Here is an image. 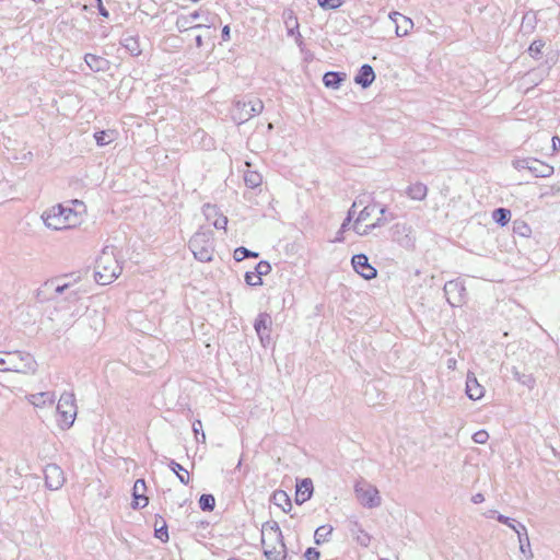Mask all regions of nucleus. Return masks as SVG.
Returning <instances> with one entry per match:
<instances>
[{
	"mask_svg": "<svg viewBox=\"0 0 560 560\" xmlns=\"http://www.w3.org/2000/svg\"><path fill=\"white\" fill-rule=\"evenodd\" d=\"M306 560H318L320 557V552L315 548H307L304 553Z\"/></svg>",
	"mask_w": 560,
	"mask_h": 560,
	"instance_id": "47",
	"label": "nucleus"
},
{
	"mask_svg": "<svg viewBox=\"0 0 560 560\" xmlns=\"http://www.w3.org/2000/svg\"><path fill=\"white\" fill-rule=\"evenodd\" d=\"M257 256H258L257 253H254V252H250L249 249H247V258H249V257H255L256 258Z\"/></svg>",
	"mask_w": 560,
	"mask_h": 560,
	"instance_id": "63",
	"label": "nucleus"
},
{
	"mask_svg": "<svg viewBox=\"0 0 560 560\" xmlns=\"http://www.w3.org/2000/svg\"><path fill=\"white\" fill-rule=\"evenodd\" d=\"M428 188L422 183H415L407 189V195L413 200H423L427 197Z\"/></svg>",
	"mask_w": 560,
	"mask_h": 560,
	"instance_id": "28",
	"label": "nucleus"
},
{
	"mask_svg": "<svg viewBox=\"0 0 560 560\" xmlns=\"http://www.w3.org/2000/svg\"><path fill=\"white\" fill-rule=\"evenodd\" d=\"M350 222H351L350 218H346L340 226V230L346 231L348 229Z\"/></svg>",
	"mask_w": 560,
	"mask_h": 560,
	"instance_id": "59",
	"label": "nucleus"
},
{
	"mask_svg": "<svg viewBox=\"0 0 560 560\" xmlns=\"http://www.w3.org/2000/svg\"><path fill=\"white\" fill-rule=\"evenodd\" d=\"M116 135L115 130L108 129L95 132L94 138L97 145L104 147L112 143L116 139Z\"/></svg>",
	"mask_w": 560,
	"mask_h": 560,
	"instance_id": "29",
	"label": "nucleus"
},
{
	"mask_svg": "<svg viewBox=\"0 0 560 560\" xmlns=\"http://www.w3.org/2000/svg\"><path fill=\"white\" fill-rule=\"evenodd\" d=\"M202 45H203L202 36L201 35H197L196 36V46L198 48H200V47H202Z\"/></svg>",
	"mask_w": 560,
	"mask_h": 560,
	"instance_id": "60",
	"label": "nucleus"
},
{
	"mask_svg": "<svg viewBox=\"0 0 560 560\" xmlns=\"http://www.w3.org/2000/svg\"><path fill=\"white\" fill-rule=\"evenodd\" d=\"M492 218L497 223L504 226L511 220V211L504 208L495 209Z\"/></svg>",
	"mask_w": 560,
	"mask_h": 560,
	"instance_id": "35",
	"label": "nucleus"
},
{
	"mask_svg": "<svg viewBox=\"0 0 560 560\" xmlns=\"http://www.w3.org/2000/svg\"><path fill=\"white\" fill-rule=\"evenodd\" d=\"M466 394L472 400H478L485 395V387L478 383L474 373L467 374Z\"/></svg>",
	"mask_w": 560,
	"mask_h": 560,
	"instance_id": "18",
	"label": "nucleus"
},
{
	"mask_svg": "<svg viewBox=\"0 0 560 560\" xmlns=\"http://www.w3.org/2000/svg\"><path fill=\"white\" fill-rule=\"evenodd\" d=\"M293 22L292 20H290V12L287 13V16H285V25L287 27H290L292 26Z\"/></svg>",
	"mask_w": 560,
	"mask_h": 560,
	"instance_id": "61",
	"label": "nucleus"
},
{
	"mask_svg": "<svg viewBox=\"0 0 560 560\" xmlns=\"http://www.w3.org/2000/svg\"><path fill=\"white\" fill-rule=\"evenodd\" d=\"M354 207H355V203H353L352 207L348 211L347 218H350V220H352V217L354 214Z\"/></svg>",
	"mask_w": 560,
	"mask_h": 560,
	"instance_id": "62",
	"label": "nucleus"
},
{
	"mask_svg": "<svg viewBox=\"0 0 560 560\" xmlns=\"http://www.w3.org/2000/svg\"><path fill=\"white\" fill-rule=\"evenodd\" d=\"M168 467L171 470L176 474L177 478L183 485H188L190 477L187 469H185L180 464L176 463L175 460L171 459L168 463Z\"/></svg>",
	"mask_w": 560,
	"mask_h": 560,
	"instance_id": "30",
	"label": "nucleus"
},
{
	"mask_svg": "<svg viewBox=\"0 0 560 560\" xmlns=\"http://www.w3.org/2000/svg\"><path fill=\"white\" fill-rule=\"evenodd\" d=\"M233 257L236 262L243 261L245 259V246L237 247Z\"/></svg>",
	"mask_w": 560,
	"mask_h": 560,
	"instance_id": "49",
	"label": "nucleus"
},
{
	"mask_svg": "<svg viewBox=\"0 0 560 560\" xmlns=\"http://www.w3.org/2000/svg\"><path fill=\"white\" fill-rule=\"evenodd\" d=\"M444 293L447 302L452 306H458L463 302L462 293L464 291L463 285L457 281H448L444 284Z\"/></svg>",
	"mask_w": 560,
	"mask_h": 560,
	"instance_id": "13",
	"label": "nucleus"
},
{
	"mask_svg": "<svg viewBox=\"0 0 560 560\" xmlns=\"http://www.w3.org/2000/svg\"><path fill=\"white\" fill-rule=\"evenodd\" d=\"M471 501L475 504H479V503H482L485 501V497H483L482 493H477V494L472 495Z\"/></svg>",
	"mask_w": 560,
	"mask_h": 560,
	"instance_id": "55",
	"label": "nucleus"
},
{
	"mask_svg": "<svg viewBox=\"0 0 560 560\" xmlns=\"http://www.w3.org/2000/svg\"><path fill=\"white\" fill-rule=\"evenodd\" d=\"M155 526V537L162 541L168 540V533H167V526L164 521H162V524L160 527H158V522L154 524Z\"/></svg>",
	"mask_w": 560,
	"mask_h": 560,
	"instance_id": "39",
	"label": "nucleus"
},
{
	"mask_svg": "<svg viewBox=\"0 0 560 560\" xmlns=\"http://www.w3.org/2000/svg\"><path fill=\"white\" fill-rule=\"evenodd\" d=\"M45 485L50 490L60 489L65 481V475L62 469L56 464H48L44 469Z\"/></svg>",
	"mask_w": 560,
	"mask_h": 560,
	"instance_id": "10",
	"label": "nucleus"
},
{
	"mask_svg": "<svg viewBox=\"0 0 560 560\" xmlns=\"http://www.w3.org/2000/svg\"><path fill=\"white\" fill-rule=\"evenodd\" d=\"M343 79H345V74L341 75L338 72H327L324 75L323 81H324L325 86L330 88V89H338L340 85V82L343 81Z\"/></svg>",
	"mask_w": 560,
	"mask_h": 560,
	"instance_id": "33",
	"label": "nucleus"
},
{
	"mask_svg": "<svg viewBox=\"0 0 560 560\" xmlns=\"http://www.w3.org/2000/svg\"><path fill=\"white\" fill-rule=\"evenodd\" d=\"M533 161V159L530 158H527V159H517V160H514L513 161V166L514 168L521 171V170H528L530 171V162Z\"/></svg>",
	"mask_w": 560,
	"mask_h": 560,
	"instance_id": "43",
	"label": "nucleus"
},
{
	"mask_svg": "<svg viewBox=\"0 0 560 560\" xmlns=\"http://www.w3.org/2000/svg\"><path fill=\"white\" fill-rule=\"evenodd\" d=\"M192 431L195 433V438L197 442H205L206 441V434L202 430V423L200 420H196L192 423Z\"/></svg>",
	"mask_w": 560,
	"mask_h": 560,
	"instance_id": "42",
	"label": "nucleus"
},
{
	"mask_svg": "<svg viewBox=\"0 0 560 560\" xmlns=\"http://www.w3.org/2000/svg\"><path fill=\"white\" fill-rule=\"evenodd\" d=\"M189 248L197 260L202 262L211 261L214 253L212 232H196L189 241Z\"/></svg>",
	"mask_w": 560,
	"mask_h": 560,
	"instance_id": "5",
	"label": "nucleus"
},
{
	"mask_svg": "<svg viewBox=\"0 0 560 560\" xmlns=\"http://www.w3.org/2000/svg\"><path fill=\"white\" fill-rule=\"evenodd\" d=\"M203 214L206 217V220L212 224V222L218 219V217L221 214L218 207L214 205H205L203 206Z\"/></svg>",
	"mask_w": 560,
	"mask_h": 560,
	"instance_id": "37",
	"label": "nucleus"
},
{
	"mask_svg": "<svg viewBox=\"0 0 560 560\" xmlns=\"http://www.w3.org/2000/svg\"><path fill=\"white\" fill-rule=\"evenodd\" d=\"M57 412L60 416V427L62 429H69L77 416L75 397L72 393L61 394L58 405Z\"/></svg>",
	"mask_w": 560,
	"mask_h": 560,
	"instance_id": "6",
	"label": "nucleus"
},
{
	"mask_svg": "<svg viewBox=\"0 0 560 560\" xmlns=\"http://www.w3.org/2000/svg\"><path fill=\"white\" fill-rule=\"evenodd\" d=\"M290 20H292L293 24H292V26L288 27V31H289L290 35H293L294 31L299 28V23H298V19L295 16H293L292 11H290Z\"/></svg>",
	"mask_w": 560,
	"mask_h": 560,
	"instance_id": "50",
	"label": "nucleus"
},
{
	"mask_svg": "<svg viewBox=\"0 0 560 560\" xmlns=\"http://www.w3.org/2000/svg\"><path fill=\"white\" fill-rule=\"evenodd\" d=\"M250 110L254 115L261 113L264 108V104L260 100L256 98L254 101H249Z\"/></svg>",
	"mask_w": 560,
	"mask_h": 560,
	"instance_id": "46",
	"label": "nucleus"
},
{
	"mask_svg": "<svg viewBox=\"0 0 560 560\" xmlns=\"http://www.w3.org/2000/svg\"><path fill=\"white\" fill-rule=\"evenodd\" d=\"M332 530L334 528L331 525L319 526L314 533L315 542L319 545L322 542L328 541Z\"/></svg>",
	"mask_w": 560,
	"mask_h": 560,
	"instance_id": "32",
	"label": "nucleus"
},
{
	"mask_svg": "<svg viewBox=\"0 0 560 560\" xmlns=\"http://www.w3.org/2000/svg\"><path fill=\"white\" fill-rule=\"evenodd\" d=\"M313 493V482L311 479L305 478L296 485L295 502L302 504L307 501Z\"/></svg>",
	"mask_w": 560,
	"mask_h": 560,
	"instance_id": "21",
	"label": "nucleus"
},
{
	"mask_svg": "<svg viewBox=\"0 0 560 560\" xmlns=\"http://www.w3.org/2000/svg\"><path fill=\"white\" fill-rule=\"evenodd\" d=\"M385 208H380L378 212L381 214L380 218H377L375 220L374 223H371V224H364V223H361L359 221H354L353 223V230L354 232L360 235V236H364V235H368L370 234L374 229L376 228H380V226H383L386 224V220L383 218L384 213H385Z\"/></svg>",
	"mask_w": 560,
	"mask_h": 560,
	"instance_id": "17",
	"label": "nucleus"
},
{
	"mask_svg": "<svg viewBox=\"0 0 560 560\" xmlns=\"http://www.w3.org/2000/svg\"><path fill=\"white\" fill-rule=\"evenodd\" d=\"M25 398L35 408H44L48 405L51 406L55 402V394L52 392L30 394Z\"/></svg>",
	"mask_w": 560,
	"mask_h": 560,
	"instance_id": "19",
	"label": "nucleus"
},
{
	"mask_svg": "<svg viewBox=\"0 0 560 560\" xmlns=\"http://www.w3.org/2000/svg\"><path fill=\"white\" fill-rule=\"evenodd\" d=\"M271 271V266L268 261L261 260L259 261L254 271H247V285L256 287L261 285L262 280L261 277L268 275Z\"/></svg>",
	"mask_w": 560,
	"mask_h": 560,
	"instance_id": "14",
	"label": "nucleus"
},
{
	"mask_svg": "<svg viewBox=\"0 0 560 560\" xmlns=\"http://www.w3.org/2000/svg\"><path fill=\"white\" fill-rule=\"evenodd\" d=\"M96 1H97V9H98L100 14L104 18H108L109 13L106 10V8L103 5L102 0H96Z\"/></svg>",
	"mask_w": 560,
	"mask_h": 560,
	"instance_id": "52",
	"label": "nucleus"
},
{
	"mask_svg": "<svg viewBox=\"0 0 560 560\" xmlns=\"http://www.w3.org/2000/svg\"><path fill=\"white\" fill-rule=\"evenodd\" d=\"M84 60L94 72L105 71L108 68V60L93 54H86Z\"/></svg>",
	"mask_w": 560,
	"mask_h": 560,
	"instance_id": "25",
	"label": "nucleus"
},
{
	"mask_svg": "<svg viewBox=\"0 0 560 560\" xmlns=\"http://www.w3.org/2000/svg\"><path fill=\"white\" fill-rule=\"evenodd\" d=\"M231 36H230V26L229 25H225L223 28H222V39L224 42H228L230 40Z\"/></svg>",
	"mask_w": 560,
	"mask_h": 560,
	"instance_id": "54",
	"label": "nucleus"
},
{
	"mask_svg": "<svg viewBox=\"0 0 560 560\" xmlns=\"http://www.w3.org/2000/svg\"><path fill=\"white\" fill-rule=\"evenodd\" d=\"M355 495L358 501L366 508H376L381 505V497L378 490L368 483V482H359L355 486Z\"/></svg>",
	"mask_w": 560,
	"mask_h": 560,
	"instance_id": "8",
	"label": "nucleus"
},
{
	"mask_svg": "<svg viewBox=\"0 0 560 560\" xmlns=\"http://www.w3.org/2000/svg\"><path fill=\"white\" fill-rule=\"evenodd\" d=\"M42 219L48 229L55 231L72 229L80 224L79 214L63 205H56L47 209Z\"/></svg>",
	"mask_w": 560,
	"mask_h": 560,
	"instance_id": "3",
	"label": "nucleus"
},
{
	"mask_svg": "<svg viewBox=\"0 0 560 560\" xmlns=\"http://www.w3.org/2000/svg\"><path fill=\"white\" fill-rule=\"evenodd\" d=\"M271 129H272V124H270V122H269V124H267V125H266V131H268V132H269Z\"/></svg>",
	"mask_w": 560,
	"mask_h": 560,
	"instance_id": "64",
	"label": "nucleus"
},
{
	"mask_svg": "<svg viewBox=\"0 0 560 560\" xmlns=\"http://www.w3.org/2000/svg\"><path fill=\"white\" fill-rule=\"evenodd\" d=\"M67 299L70 301H78L80 299L79 292L74 291V290H71V291L69 290Z\"/></svg>",
	"mask_w": 560,
	"mask_h": 560,
	"instance_id": "53",
	"label": "nucleus"
},
{
	"mask_svg": "<svg viewBox=\"0 0 560 560\" xmlns=\"http://www.w3.org/2000/svg\"><path fill=\"white\" fill-rule=\"evenodd\" d=\"M121 272L115 247L105 246L95 262V280L98 284L112 283Z\"/></svg>",
	"mask_w": 560,
	"mask_h": 560,
	"instance_id": "2",
	"label": "nucleus"
},
{
	"mask_svg": "<svg viewBox=\"0 0 560 560\" xmlns=\"http://www.w3.org/2000/svg\"><path fill=\"white\" fill-rule=\"evenodd\" d=\"M145 489H147V487H145V482L143 479L136 480V482L133 485V489H132V495H133L132 506H133V509L144 508L145 505H148L149 499H148V497H145L143 494Z\"/></svg>",
	"mask_w": 560,
	"mask_h": 560,
	"instance_id": "20",
	"label": "nucleus"
},
{
	"mask_svg": "<svg viewBox=\"0 0 560 560\" xmlns=\"http://www.w3.org/2000/svg\"><path fill=\"white\" fill-rule=\"evenodd\" d=\"M37 362L34 357L24 351L0 352V371L20 374H35Z\"/></svg>",
	"mask_w": 560,
	"mask_h": 560,
	"instance_id": "4",
	"label": "nucleus"
},
{
	"mask_svg": "<svg viewBox=\"0 0 560 560\" xmlns=\"http://www.w3.org/2000/svg\"><path fill=\"white\" fill-rule=\"evenodd\" d=\"M497 520H498L500 523H502V524H504V525L509 526L510 528H512L514 532H516V530H518V529H521V530H525V525H524V524H522V523H520V522H517V521H516V520H514V518H511V517L504 516V515H502V514H498V515H497Z\"/></svg>",
	"mask_w": 560,
	"mask_h": 560,
	"instance_id": "36",
	"label": "nucleus"
},
{
	"mask_svg": "<svg viewBox=\"0 0 560 560\" xmlns=\"http://www.w3.org/2000/svg\"><path fill=\"white\" fill-rule=\"evenodd\" d=\"M199 505L202 511H212L215 505V499L212 494H202L199 499Z\"/></svg>",
	"mask_w": 560,
	"mask_h": 560,
	"instance_id": "38",
	"label": "nucleus"
},
{
	"mask_svg": "<svg viewBox=\"0 0 560 560\" xmlns=\"http://www.w3.org/2000/svg\"><path fill=\"white\" fill-rule=\"evenodd\" d=\"M376 206L373 205V206H366L364 207L359 215L357 217V221L361 222V223H364V224H371V223H374L375 221H372V215L375 213L376 211Z\"/></svg>",
	"mask_w": 560,
	"mask_h": 560,
	"instance_id": "34",
	"label": "nucleus"
},
{
	"mask_svg": "<svg viewBox=\"0 0 560 560\" xmlns=\"http://www.w3.org/2000/svg\"><path fill=\"white\" fill-rule=\"evenodd\" d=\"M345 232L346 231H342V230L339 229V231L337 232V234H336V236L334 238V242H339V243L343 242L345 241V236H343Z\"/></svg>",
	"mask_w": 560,
	"mask_h": 560,
	"instance_id": "57",
	"label": "nucleus"
},
{
	"mask_svg": "<svg viewBox=\"0 0 560 560\" xmlns=\"http://www.w3.org/2000/svg\"><path fill=\"white\" fill-rule=\"evenodd\" d=\"M255 331L262 347H267L271 341L272 318L268 313H260L254 322Z\"/></svg>",
	"mask_w": 560,
	"mask_h": 560,
	"instance_id": "9",
	"label": "nucleus"
},
{
	"mask_svg": "<svg viewBox=\"0 0 560 560\" xmlns=\"http://www.w3.org/2000/svg\"><path fill=\"white\" fill-rule=\"evenodd\" d=\"M489 439V434L487 431L485 430H480V431H477L474 435H472V440L475 443L477 444H485L487 443Z\"/></svg>",
	"mask_w": 560,
	"mask_h": 560,
	"instance_id": "44",
	"label": "nucleus"
},
{
	"mask_svg": "<svg viewBox=\"0 0 560 560\" xmlns=\"http://www.w3.org/2000/svg\"><path fill=\"white\" fill-rule=\"evenodd\" d=\"M70 284L68 283H65V284H58L56 288H55V292L57 294H62L65 292H68L70 290Z\"/></svg>",
	"mask_w": 560,
	"mask_h": 560,
	"instance_id": "51",
	"label": "nucleus"
},
{
	"mask_svg": "<svg viewBox=\"0 0 560 560\" xmlns=\"http://www.w3.org/2000/svg\"><path fill=\"white\" fill-rule=\"evenodd\" d=\"M530 171L536 177H550L553 174V166L544 163L539 160L533 159L530 162Z\"/></svg>",
	"mask_w": 560,
	"mask_h": 560,
	"instance_id": "23",
	"label": "nucleus"
},
{
	"mask_svg": "<svg viewBox=\"0 0 560 560\" xmlns=\"http://www.w3.org/2000/svg\"><path fill=\"white\" fill-rule=\"evenodd\" d=\"M544 46L545 43L541 39L534 40L528 48L529 55L537 58L541 54Z\"/></svg>",
	"mask_w": 560,
	"mask_h": 560,
	"instance_id": "40",
	"label": "nucleus"
},
{
	"mask_svg": "<svg viewBox=\"0 0 560 560\" xmlns=\"http://www.w3.org/2000/svg\"><path fill=\"white\" fill-rule=\"evenodd\" d=\"M352 536L355 541L362 547H369L372 540L370 534H368L358 523H354L351 529Z\"/></svg>",
	"mask_w": 560,
	"mask_h": 560,
	"instance_id": "27",
	"label": "nucleus"
},
{
	"mask_svg": "<svg viewBox=\"0 0 560 560\" xmlns=\"http://www.w3.org/2000/svg\"><path fill=\"white\" fill-rule=\"evenodd\" d=\"M514 376L517 382L527 386L528 388H533L535 384V380L532 375L521 374L520 372H515Z\"/></svg>",
	"mask_w": 560,
	"mask_h": 560,
	"instance_id": "41",
	"label": "nucleus"
},
{
	"mask_svg": "<svg viewBox=\"0 0 560 560\" xmlns=\"http://www.w3.org/2000/svg\"><path fill=\"white\" fill-rule=\"evenodd\" d=\"M121 44L132 56H138L141 54L139 39L137 37L128 35L122 38Z\"/></svg>",
	"mask_w": 560,
	"mask_h": 560,
	"instance_id": "31",
	"label": "nucleus"
},
{
	"mask_svg": "<svg viewBox=\"0 0 560 560\" xmlns=\"http://www.w3.org/2000/svg\"><path fill=\"white\" fill-rule=\"evenodd\" d=\"M456 359L454 358H451L447 360L446 364H447V368L451 369V370H454L456 368Z\"/></svg>",
	"mask_w": 560,
	"mask_h": 560,
	"instance_id": "58",
	"label": "nucleus"
},
{
	"mask_svg": "<svg viewBox=\"0 0 560 560\" xmlns=\"http://www.w3.org/2000/svg\"><path fill=\"white\" fill-rule=\"evenodd\" d=\"M396 241L402 246H410L413 243V229L408 223H396L393 226Z\"/></svg>",
	"mask_w": 560,
	"mask_h": 560,
	"instance_id": "12",
	"label": "nucleus"
},
{
	"mask_svg": "<svg viewBox=\"0 0 560 560\" xmlns=\"http://www.w3.org/2000/svg\"><path fill=\"white\" fill-rule=\"evenodd\" d=\"M317 2L324 9H336L341 5L340 0H317Z\"/></svg>",
	"mask_w": 560,
	"mask_h": 560,
	"instance_id": "45",
	"label": "nucleus"
},
{
	"mask_svg": "<svg viewBox=\"0 0 560 560\" xmlns=\"http://www.w3.org/2000/svg\"><path fill=\"white\" fill-rule=\"evenodd\" d=\"M374 79L375 73L373 68L369 65H363L359 73L355 75L354 82L365 89L372 84Z\"/></svg>",
	"mask_w": 560,
	"mask_h": 560,
	"instance_id": "22",
	"label": "nucleus"
},
{
	"mask_svg": "<svg viewBox=\"0 0 560 560\" xmlns=\"http://www.w3.org/2000/svg\"><path fill=\"white\" fill-rule=\"evenodd\" d=\"M261 545L267 560H285L287 548L281 529L276 521H268L262 524Z\"/></svg>",
	"mask_w": 560,
	"mask_h": 560,
	"instance_id": "1",
	"label": "nucleus"
},
{
	"mask_svg": "<svg viewBox=\"0 0 560 560\" xmlns=\"http://www.w3.org/2000/svg\"><path fill=\"white\" fill-rule=\"evenodd\" d=\"M271 500L273 504L281 509V511L284 513L289 512L292 508L291 499L283 490L275 491Z\"/></svg>",
	"mask_w": 560,
	"mask_h": 560,
	"instance_id": "26",
	"label": "nucleus"
},
{
	"mask_svg": "<svg viewBox=\"0 0 560 560\" xmlns=\"http://www.w3.org/2000/svg\"><path fill=\"white\" fill-rule=\"evenodd\" d=\"M228 224V218L223 215L222 213L212 222V225L215 229H225Z\"/></svg>",
	"mask_w": 560,
	"mask_h": 560,
	"instance_id": "48",
	"label": "nucleus"
},
{
	"mask_svg": "<svg viewBox=\"0 0 560 560\" xmlns=\"http://www.w3.org/2000/svg\"><path fill=\"white\" fill-rule=\"evenodd\" d=\"M551 141H552V150L558 151L560 148V138L555 136V137H552Z\"/></svg>",
	"mask_w": 560,
	"mask_h": 560,
	"instance_id": "56",
	"label": "nucleus"
},
{
	"mask_svg": "<svg viewBox=\"0 0 560 560\" xmlns=\"http://www.w3.org/2000/svg\"><path fill=\"white\" fill-rule=\"evenodd\" d=\"M200 16V13L198 11H195L188 15H180L176 20V27L179 32H186L188 30H197V28H203L206 25L203 24H194L195 21H197ZM209 28V26H207Z\"/></svg>",
	"mask_w": 560,
	"mask_h": 560,
	"instance_id": "16",
	"label": "nucleus"
},
{
	"mask_svg": "<svg viewBox=\"0 0 560 560\" xmlns=\"http://www.w3.org/2000/svg\"><path fill=\"white\" fill-rule=\"evenodd\" d=\"M250 163L247 162V188L255 191L253 203L262 206L270 199V194L266 187H262V175L257 171H250Z\"/></svg>",
	"mask_w": 560,
	"mask_h": 560,
	"instance_id": "7",
	"label": "nucleus"
},
{
	"mask_svg": "<svg viewBox=\"0 0 560 560\" xmlns=\"http://www.w3.org/2000/svg\"><path fill=\"white\" fill-rule=\"evenodd\" d=\"M351 264L355 272H358L365 280H372L376 278V269L369 264V259L364 254H357L352 257Z\"/></svg>",
	"mask_w": 560,
	"mask_h": 560,
	"instance_id": "11",
	"label": "nucleus"
},
{
	"mask_svg": "<svg viewBox=\"0 0 560 560\" xmlns=\"http://www.w3.org/2000/svg\"><path fill=\"white\" fill-rule=\"evenodd\" d=\"M389 19L396 23V35L399 37L406 36L409 34L411 28L413 27V22L410 18H407L399 12L389 13Z\"/></svg>",
	"mask_w": 560,
	"mask_h": 560,
	"instance_id": "15",
	"label": "nucleus"
},
{
	"mask_svg": "<svg viewBox=\"0 0 560 560\" xmlns=\"http://www.w3.org/2000/svg\"><path fill=\"white\" fill-rule=\"evenodd\" d=\"M520 545V551L524 555L526 560H532L534 558V553L530 549V541L527 533V528L525 530H516Z\"/></svg>",
	"mask_w": 560,
	"mask_h": 560,
	"instance_id": "24",
	"label": "nucleus"
}]
</instances>
